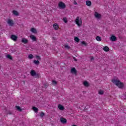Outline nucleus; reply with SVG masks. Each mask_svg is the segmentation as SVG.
<instances>
[{
    "label": "nucleus",
    "instance_id": "obj_1",
    "mask_svg": "<svg viewBox=\"0 0 126 126\" xmlns=\"http://www.w3.org/2000/svg\"><path fill=\"white\" fill-rule=\"evenodd\" d=\"M112 82L119 88H123V87H124V83L121 82V81L120 80L114 79L113 80H112Z\"/></svg>",
    "mask_w": 126,
    "mask_h": 126
},
{
    "label": "nucleus",
    "instance_id": "obj_2",
    "mask_svg": "<svg viewBox=\"0 0 126 126\" xmlns=\"http://www.w3.org/2000/svg\"><path fill=\"white\" fill-rule=\"evenodd\" d=\"M31 75L32 76H35L36 78H39V74L36 73V71L34 70H32L30 72Z\"/></svg>",
    "mask_w": 126,
    "mask_h": 126
},
{
    "label": "nucleus",
    "instance_id": "obj_3",
    "mask_svg": "<svg viewBox=\"0 0 126 126\" xmlns=\"http://www.w3.org/2000/svg\"><path fill=\"white\" fill-rule=\"evenodd\" d=\"M58 6L60 9H64L65 8V4L63 2H60Z\"/></svg>",
    "mask_w": 126,
    "mask_h": 126
},
{
    "label": "nucleus",
    "instance_id": "obj_4",
    "mask_svg": "<svg viewBox=\"0 0 126 126\" xmlns=\"http://www.w3.org/2000/svg\"><path fill=\"white\" fill-rule=\"evenodd\" d=\"M76 24L78 25V26H80L82 23V21L79 20V18L77 17L75 20Z\"/></svg>",
    "mask_w": 126,
    "mask_h": 126
},
{
    "label": "nucleus",
    "instance_id": "obj_5",
    "mask_svg": "<svg viewBox=\"0 0 126 126\" xmlns=\"http://www.w3.org/2000/svg\"><path fill=\"white\" fill-rule=\"evenodd\" d=\"M94 16L95 18H97L98 19H100L101 17V14L98 13L97 12H94Z\"/></svg>",
    "mask_w": 126,
    "mask_h": 126
},
{
    "label": "nucleus",
    "instance_id": "obj_6",
    "mask_svg": "<svg viewBox=\"0 0 126 126\" xmlns=\"http://www.w3.org/2000/svg\"><path fill=\"white\" fill-rule=\"evenodd\" d=\"M7 23L9 24V26H13V25H14V23L12 20L9 19L7 21Z\"/></svg>",
    "mask_w": 126,
    "mask_h": 126
},
{
    "label": "nucleus",
    "instance_id": "obj_7",
    "mask_svg": "<svg viewBox=\"0 0 126 126\" xmlns=\"http://www.w3.org/2000/svg\"><path fill=\"white\" fill-rule=\"evenodd\" d=\"M30 38H31V39H32L33 42H36V41H37V38L36 36H35V35H32L30 36Z\"/></svg>",
    "mask_w": 126,
    "mask_h": 126
},
{
    "label": "nucleus",
    "instance_id": "obj_8",
    "mask_svg": "<svg viewBox=\"0 0 126 126\" xmlns=\"http://www.w3.org/2000/svg\"><path fill=\"white\" fill-rule=\"evenodd\" d=\"M110 40L112 42H115V41H117V37H116L115 35H112L110 37Z\"/></svg>",
    "mask_w": 126,
    "mask_h": 126
},
{
    "label": "nucleus",
    "instance_id": "obj_9",
    "mask_svg": "<svg viewBox=\"0 0 126 126\" xmlns=\"http://www.w3.org/2000/svg\"><path fill=\"white\" fill-rule=\"evenodd\" d=\"M60 121L62 124H66L67 122L66 119L63 117L60 119Z\"/></svg>",
    "mask_w": 126,
    "mask_h": 126
},
{
    "label": "nucleus",
    "instance_id": "obj_10",
    "mask_svg": "<svg viewBox=\"0 0 126 126\" xmlns=\"http://www.w3.org/2000/svg\"><path fill=\"white\" fill-rule=\"evenodd\" d=\"M11 39L13 41H16V40H17V36L14 34L11 35Z\"/></svg>",
    "mask_w": 126,
    "mask_h": 126
},
{
    "label": "nucleus",
    "instance_id": "obj_11",
    "mask_svg": "<svg viewBox=\"0 0 126 126\" xmlns=\"http://www.w3.org/2000/svg\"><path fill=\"white\" fill-rule=\"evenodd\" d=\"M77 72V71L76 70V69H75L74 67L71 68V73H74V74H76Z\"/></svg>",
    "mask_w": 126,
    "mask_h": 126
},
{
    "label": "nucleus",
    "instance_id": "obj_12",
    "mask_svg": "<svg viewBox=\"0 0 126 126\" xmlns=\"http://www.w3.org/2000/svg\"><path fill=\"white\" fill-rule=\"evenodd\" d=\"M58 108L59 110H61V111H63V110H64V107L63 106L62 104H59Z\"/></svg>",
    "mask_w": 126,
    "mask_h": 126
},
{
    "label": "nucleus",
    "instance_id": "obj_13",
    "mask_svg": "<svg viewBox=\"0 0 126 126\" xmlns=\"http://www.w3.org/2000/svg\"><path fill=\"white\" fill-rule=\"evenodd\" d=\"M83 84L85 87H89V83L87 81H84Z\"/></svg>",
    "mask_w": 126,
    "mask_h": 126
},
{
    "label": "nucleus",
    "instance_id": "obj_14",
    "mask_svg": "<svg viewBox=\"0 0 126 126\" xmlns=\"http://www.w3.org/2000/svg\"><path fill=\"white\" fill-rule=\"evenodd\" d=\"M53 27L55 30H58V29H59V25L57 23L54 24Z\"/></svg>",
    "mask_w": 126,
    "mask_h": 126
},
{
    "label": "nucleus",
    "instance_id": "obj_15",
    "mask_svg": "<svg viewBox=\"0 0 126 126\" xmlns=\"http://www.w3.org/2000/svg\"><path fill=\"white\" fill-rule=\"evenodd\" d=\"M12 13L13 14H14V15H15L16 16H18V15H19V13H18L16 10H13Z\"/></svg>",
    "mask_w": 126,
    "mask_h": 126
},
{
    "label": "nucleus",
    "instance_id": "obj_16",
    "mask_svg": "<svg viewBox=\"0 0 126 126\" xmlns=\"http://www.w3.org/2000/svg\"><path fill=\"white\" fill-rule=\"evenodd\" d=\"M31 31L32 32V33H34V34H36L37 33V30H36V29L34 28H32L31 29Z\"/></svg>",
    "mask_w": 126,
    "mask_h": 126
},
{
    "label": "nucleus",
    "instance_id": "obj_17",
    "mask_svg": "<svg viewBox=\"0 0 126 126\" xmlns=\"http://www.w3.org/2000/svg\"><path fill=\"white\" fill-rule=\"evenodd\" d=\"M22 42L25 44H27V43H28V40L26 39L25 38H24L22 39Z\"/></svg>",
    "mask_w": 126,
    "mask_h": 126
},
{
    "label": "nucleus",
    "instance_id": "obj_18",
    "mask_svg": "<svg viewBox=\"0 0 126 126\" xmlns=\"http://www.w3.org/2000/svg\"><path fill=\"white\" fill-rule=\"evenodd\" d=\"M86 4L87 5H88V6H90V5H91V4H92L91 1H90V0L86 1Z\"/></svg>",
    "mask_w": 126,
    "mask_h": 126
},
{
    "label": "nucleus",
    "instance_id": "obj_19",
    "mask_svg": "<svg viewBox=\"0 0 126 126\" xmlns=\"http://www.w3.org/2000/svg\"><path fill=\"white\" fill-rule=\"evenodd\" d=\"M95 39L96 40V41H98V42L102 41V38H101V37L99 36H97L95 38Z\"/></svg>",
    "mask_w": 126,
    "mask_h": 126
},
{
    "label": "nucleus",
    "instance_id": "obj_20",
    "mask_svg": "<svg viewBox=\"0 0 126 126\" xmlns=\"http://www.w3.org/2000/svg\"><path fill=\"white\" fill-rule=\"evenodd\" d=\"M15 108L17 109V111H19V112H22V109L19 106H16Z\"/></svg>",
    "mask_w": 126,
    "mask_h": 126
},
{
    "label": "nucleus",
    "instance_id": "obj_21",
    "mask_svg": "<svg viewBox=\"0 0 126 126\" xmlns=\"http://www.w3.org/2000/svg\"><path fill=\"white\" fill-rule=\"evenodd\" d=\"M103 50L105 51V52H108V51L110 50V48H109L108 46H105L103 48Z\"/></svg>",
    "mask_w": 126,
    "mask_h": 126
},
{
    "label": "nucleus",
    "instance_id": "obj_22",
    "mask_svg": "<svg viewBox=\"0 0 126 126\" xmlns=\"http://www.w3.org/2000/svg\"><path fill=\"white\" fill-rule=\"evenodd\" d=\"M33 63L35 64H37V65L40 64V62H39V60H37V61L34 60Z\"/></svg>",
    "mask_w": 126,
    "mask_h": 126
},
{
    "label": "nucleus",
    "instance_id": "obj_23",
    "mask_svg": "<svg viewBox=\"0 0 126 126\" xmlns=\"http://www.w3.org/2000/svg\"><path fill=\"white\" fill-rule=\"evenodd\" d=\"M32 109L33 110V111L35 112V113H37L38 109V108H37V107L34 106L32 107Z\"/></svg>",
    "mask_w": 126,
    "mask_h": 126
},
{
    "label": "nucleus",
    "instance_id": "obj_24",
    "mask_svg": "<svg viewBox=\"0 0 126 126\" xmlns=\"http://www.w3.org/2000/svg\"><path fill=\"white\" fill-rule=\"evenodd\" d=\"M6 58L7 59H9V60H12V57L9 54L6 55Z\"/></svg>",
    "mask_w": 126,
    "mask_h": 126
},
{
    "label": "nucleus",
    "instance_id": "obj_25",
    "mask_svg": "<svg viewBox=\"0 0 126 126\" xmlns=\"http://www.w3.org/2000/svg\"><path fill=\"white\" fill-rule=\"evenodd\" d=\"M28 58L29 59H30V60H32V59H33V58H34V56H33V55L32 54H30L28 56Z\"/></svg>",
    "mask_w": 126,
    "mask_h": 126
},
{
    "label": "nucleus",
    "instance_id": "obj_26",
    "mask_svg": "<svg viewBox=\"0 0 126 126\" xmlns=\"http://www.w3.org/2000/svg\"><path fill=\"white\" fill-rule=\"evenodd\" d=\"M74 40L77 42V43H78V42H79L80 40L79 38L77 37H74Z\"/></svg>",
    "mask_w": 126,
    "mask_h": 126
},
{
    "label": "nucleus",
    "instance_id": "obj_27",
    "mask_svg": "<svg viewBox=\"0 0 126 126\" xmlns=\"http://www.w3.org/2000/svg\"><path fill=\"white\" fill-rule=\"evenodd\" d=\"M98 94H99V95H103V94H104V91L102 90H99L98 91Z\"/></svg>",
    "mask_w": 126,
    "mask_h": 126
},
{
    "label": "nucleus",
    "instance_id": "obj_28",
    "mask_svg": "<svg viewBox=\"0 0 126 126\" xmlns=\"http://www.w3.org/2000/svg\"><path fill=\"white\" fill-rule=\"evenodd\" d=\"M63 21L64 22V23H67V19L66 18H63Z\"/></svg>",
    "mask_w": 126,
    "mask_h": 126
},
{
    "label": "nucleus",
    "instance_id": "obj_29",
    "mask_svg": "<svg viewBox=\"0 0 126 126\" xmlns=\"http://www.w3.org/2000/svg\"><path fill=\"white\" fill-rule=\"evenodd\" d=\"M89 108H90L89 105H87L85 107L84 110L85 111H87V110H88Z\"/></svg>",
    "mask_w": 126,
    "mask_h": 126
},
{
    "label": "nucleus",
    "instance_id": "obj_30",
    "mask_svg": "<svg viewBox=\"0 0 126 126\" xmlns=\"http://www.w3.org/2000/svg\"><path fill=\"white\" fill-rule=\"evenodd\" d=\"M64 48H65L66 49H67L68 50H69V49H70V47L68 46V45H65L64 46Z\"/></svg>",
    "mask_w": 126,
    "mask_h": 126
},
{
    "label": "nucleus",
    "instance_id": "obj_31",
    "mask_svg": "<svg viewBox=\"0 0 126 126\" xmlns=\"http://www.w3.org/2000/svg\"><path fill=\"white\" fill-rule=\"evenodd\" d=\"M40 117L41 118H43V117H44V116H45V113L44 112H41L40 115Z\"/></svg>",
    "mask_w": 126,
    "mask_h": 126
},
{
    "label": "nucleus",
    "instance_id": "obj_32",
    "mask_svg": "<svg viewBox=\"0 0 126 126\" xmlns=\"http://www.w3.org/2000/svg\"><path fill=\"white\" fill-rule=\"evenodd\" d=\"M36 58L37 60H39V61H41V57H40L39 56L36 55Z\"/></svg>",
    "mask_w": 126,
    "mask_h": 126
},
{
    "label": "nucleus",
    "instance_id": "obj_33",
    "mask_svg": "<svg viewBox=\"0 0 126 126\" xmlns=\"http://www.w3.org/2000/svg\"><path fill=\"white\" fill-rule=\"evenodd\" d=\"M57 81H56L55 80H53L52 81V84L54 85H56L57 84Z\"/></svg>",
    "mask_w": 126,
    "mask_h": 126
},
{
    "label": "nucleus",
    "instance_id": "obj_34",
    "mask_svg": "<svg viewBox=\"0 0 126 126\" xmlns=\"http://www.w3.org/2000/svg\"><path fill=\"white\" fill-rule=\"evenodd\" d=\"M82 45H84L85 46H87V43L85 42V41H82Z\"/></svg>",
    "mask_w": 126,
    "mask_h": 126
},
{
    "label": "nucleus",
    "instance_id": "obj_35",
    "mask_svg": "<svg viewBox=\"0 0 126 126\" xmlns=\"http://www.w3.org/2000/svg\"><path fill=\"white\" fill-rule=\"evenodd\" d=\"M73 59L74 61H75V62H77V60L76 59V58H75V57H73Z\"/></svg>",
    "mask_w": 126,
    "mask_h": 126
},
{
    "label": "nucleus",
    "instance_id": "obj_36",
    "mask_svg": "<svg viewBox=\"0 0 126 126\" xmlns=\"http://www.w3.org/2000/svg\"><path fill=\"white\" fill-rule=\"evenodd\" d=\"M91 61H94V57H92V58H91Z\"/></svg>",
    "mask_w": 126,
    "mask_h": 126
},
{
    "label": "nucleus",
    "instance_id": "obj_37",
    "mask_svg": "<svg viewBox=\"0 0 126 126\" xmlns=\"http://www.w3.org/2000/svg\"><path fill=\"white\" fill-rule=\"evenodd\" d=\"M44 87L47 88V87H48V85L47 84H45L44 85Z\"/></svg>",
    "mask_w": 126,
    "mask_h": 126
},
{
    "label": "nucleus",
    "instance_id": "obj_38",
    "mask_svg": "<svg viewBox=\"0 0 126 126\" xmlns=\"http://www.w3.org/2000/svg\"><path fill=\"white\" fill-rule=\"evenodd\" d=\"M74 4H75V5L77 4V2H76V1H75L74 2Z\"/></svg>",
    "mask_w": 126,
    "mask_h": 126
},
{
    "label": "nucleus",
    "instance_id": "obj_39",
    "mask_svg": "<svg viewBox=\"0 0 126 126\" xmlns=\"http://www.w3.org/2000/svg\"><path fill=\"white\" fill-rule=\"evenodd\" d=\"M9 115H11V113H8Z\"/></svg>",
    "mask_w": 126,
    "mask_h": 126
},
{
    "label": "nucleus",
    "instance_id": "obj_40",
    "mask_svg": "<svg viewBox=\"0 0 126 126\" xmlns=\"http://www.w3.org/2000/svg\"><path fill=\"white\" fill-rule=\"evenodd\" d=\"M72 126H77L73 125Z\"/></svg>",
    "mask_w": 126,
    "mask_h": 126
}]
</instances>
